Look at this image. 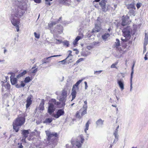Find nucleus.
I'll use <instances>...</instances> for the list:
<instances>
[{"instance_id": "14", "label": "nucleus", "mask_w": 148, "mask_h": 148, "mask_svg": "<svg viewBox=\"0 0 148 148\" xmlns=\"http://www.w3.org/2000/svg\"><path fill=\"white\" fill-rule=\"evenodd\" d=\"M116 42L115 43V47H116V49L119 51H122V49L121 47H119L120 46V44L119 40L118 39H116Z\"/></svg>"}, {"instance_id": "34", "label": "nucleus", "mask_w": 148, "mask_h": 148, "mask_svg": "<svg viewBox=\"0 0 148 148\" xmlns=\"http://www.w3.org/2000/svg\"><path fill=\"white\" fill-rule=\"evenodd\" d=\"M118 63V61L116 62L114 64H112L111 66V68H115L116 69H117V67L116 66L117 65Z\"/></svg>"}, {"instance_id": "16", "label": "nucleus", "mask_w": 148, "mask_h": 148, "mask_svg": "<svg viewBox=\"0 0 148 148\" xmlns=\"http://www.w3.org/2000/svg\"><path fill=\"white\" fill-rule=\"evenodd\" d=\"M117 82L121 90H123L124 89V84L123 79H118Z\"/></svg>"}, {"instance_id": "47", "label": "nucleus", "mask_w": 148, "mask_h": 148, "mask_svg": "<svg viewBox=\"0 0 148 148\" xmlns=\"http://www.w3.org/2000/svg\"><path fill=\"white\" fill-rule=\"evenodd\" d=\"M85 87V89L86 90L87 89V88L88 87V86L87 85V82H84Z\"/></svg>"}, {"instance_id": "23", "label": "nucleus", "mask_w": 148, "mask_h": 148, "mask_svg": "<svg viewBox=\"0 0 148 148\" xmlns=\"http://www.w3.org/2000/svg\"><path fill=\"white\" fill-rule=\"evenodd\" d=\"M62 3L63 4L66 5H69L71 2V0H62Z\"/></svg>"}, {"instance_id": "53", "label": "nucleus", "mask_w": 148, "mask_h": 148, "mask_svg": "<svg viewBox=\"0 0 148 148\" xmlns=\"http://www.w3.org/2000/svg\"><path fill=\"white\" fill-rule=\"evenodd\" d=\"M77 41H76L75 40L73 42V44L74 45L77 44Z\"/></svg>"}, {"instance_id": "54", "label": "nucleus", "mask_w": 148, "mask_h": 148, "mask_svg": "<svg viewBox=\"0 0 148 148\" xmlns=\"http://www.w3.org/2000/svg\"><path fill=\"white\" fill-rule=\"evenodd\" d=\"M73 50L74 51H76V54H78V53H79V51L76 49H73Z\"/></svg>"}, {"instance_id": "30", "label": "nucleus", "mask_w": 148, "mask_h": 148, "mask_svg": "<svg viewBox=\"0 0 148 148\" xmlns=\"http://www.w3.org/2000/svg\"><path fill=\"white\" fill-rule=\"evenodd\" d=\"M25 84L23 81H22L21 82V84L20 85L18 84H16V87L17 88H20L21 87H24L25 86Z\"/></svg>"}, {"instance_id": "7", "label": "nucleus", "mask_w": 148, "mask_h": 148, "mask_svg": "<svg viewBox=\"0 0 148 148\" xmlns=\"http://www.w3.org/2000/svg\"><path fill=\"white\" fill-rule=\"evenodd\" d=\"M14 14H11V16L13 18L14 16H15L18 18H20L23 14L25 12H23L20 10L18 8L15 9L14 12Z\"/></svg>"}, {"instance_id": "55", "label": "nucleus", "mask_w": 148, "mask_h": 148, "mask_svg": "<svg viewBox=\"0 0 148 148\" xmlns=\"http://www.w3.org/2000/svg\"><path fill=\"white\" fill-rule=\"evenodd\" d=\"M18 148H23V147L21 143L18 146Z\"/></svg>"}, {"instance_id": "51", "label": "nucleus", "mask_w": 148, "mask_h": 148, "mask_svg": "<svg viewBox=\"0 0 148 148\" xmlns=\"http://www.w3.org/2000/svg\"><path fill=\"white\" fill-rule=\"evenodd\" d=\"M86 113V110H84L83 111L82 113V116H83V115H84Z\"/></svg>"}, {"instance_id": "44", "label": "nucleus", "mask_w": 148, "mask_h": 148, "mask_svg": "<svg viewBox=\"0 0 148 148\" xmlns=\"http://www.w3.org/2000/svg\"><path fill=\"white\" fill-rule=\"evenodd\" d=\"M102 71H95L94 74L95 75H97L99 74L100 73L102 72Z\"/></svg>"}, {"instance_id": "43", "label": "nucleus", "mask_w": 148, "mask_h": 148, "mask_svg": "<svg viewBox=\"0 0 148 148\" xmlns=\"http://www.w3.org/2000/svg\"><path fill=\"white\" fill-rule=\"evenodd\" d=\"M145 44V45L144 47V49H143V53H144L146 51V46L147 44V42H146Z\"/></svg>"}, {"instance_id": "50", "label": "nucleus", "mask_w": 148, "mask_h": 148, "mask_svg": "<svg viewBox=\"0 0 148 148\" xmlns=\"http://www.w3.org/2000/svg\"><path fill=\"white\" fill-rule=\"evenodd\" d=\"M37 71V69L36 68L34 69L33 71H32V73H36Z\"/></svg>"}, {"instance_id": "32", "label": "nucleus", "mask_w": 148, "mask_h": 148, "mask_svg": "<svg viewBox=\"0 0 148 148\" xmlns=\"http://www.w3.org/2000/svg\"><path fill=\"white\" fill-rule=\"evenodd\" d=\"M56 100L55 99H52L50 101L49 103H52L54 106L56 104Z\"/></svg>"}, {"instance_id": "19", "label": "nucleus", "mask_w": 148, "mask_h": 148, "mask_svg": "<svg viewBox=\"0 0 148 148\" xmlns=\"http://www.w3.org/2000/svg\"><path fill=\"white\" fill-rule=\"evenodd\" d=\"M45 104V100L44 99H42L41 101L39 106V110L43 111L44 110V105Z\"/></svg>"}, {"instance_id": "28", "label": "nucleus", "mask_w": 148, "mask_h": 148, "mask_svg": "<svg viewBox=\"0 0 148 148\" xmlns=\"http://www.w3.org/2000/svg\"><path fill=\"white\" fill-rule=\"evenodd\" d=\"M103 120H102L101 119H99L97 121L96 123L97 125H103Z\"/></svg>"}, {"instance_id": "15", "label": "nucleus", "mask_w": 148, "mask_h": 148, "mask_svg": "<svg viewBox=\"0 0 148 148\" xmlns=\"http://www.w3.org/2000/svg\"><path fill=\"white\" fill-rule=\"evenodd\" d=\"M19 9L23 10H27V3L25 2H23L19 7Z\"/></svg>"}, {"instance_id": "59", "label": "nucleus", "mask_w": 148, "mask_h": 148, "mask_svg": "<svg viewBox=\"0 0 148 148\" xmlns=\"http://www.w3.org/2000/svg\"><path fill=\"white\" fill-rule=\"evenodd\" d=\"M111 27H110L108 29V31L109 32H110V31L111 30Z\"/></svg>"}, {"instance_id": "63", "label": "nucleus", "mask_w": 148, "mask_h": 148, "mask_svg": "<svg viewBox=\"0 0 148 148\" xmlns=\"http://www.w3.org/2000/svg\"><path fill=\"white\" fill-rule=\"evenodd\" d=\"M112 145H111L110 146V148H111L112 147Z\"/></svg>"}, {"instance_id": "33", "label": "nucleus", "mask_w": 148, "mask_h": 148, "mask_svg": "<svg viewBox=\"0 0 148 148\" xmlns=\"http://www.w3.org/2000/svg\"><path fill=\"white\" fill-rule=\"evenodd\" d=\"M32 79H31L30 77L29 76H28L25 78L24 81L25 83H27L29 82Z\"/></svg>"}, {"instance_id": "52", "label": "nucleus", "mask_w": 148, "mask_h": 148, "mask_svg": "<svg viewBox=\"0 0 148 148\" xmlns=\"http://www.w3.org/2000/svg\"><path fill=\"white\" fill-rule=\"evenodd\" d=\"M34 2L37 3H40L41 1L40 0H34Z\"/></svg>"}, {"instance_id": "22", "label": "nucleus", "mask_w": 148, "mask_h": 148, "mask_svg": "<svg viewBox=\"0 0 148 148\" xmlns=\"http://www.w3.org/2000/svg\"><path fill=\"white\" fill-rule=\"evenodd\" d=\"M23 135L26 138L27 137L28 134H29V132L28 130H24L22 132Z\"/></svg>"}, {"instance_id": "48", "label": "nucleus", "mask_w": 148, "mask_h": 148, "mask_svg": "<svg viewBox=\"0 0 148 148\" xmlns=\"http://www.w3.org/2000/svg\"><path fill=\"white\" fill-rule=\"evenodd\" d=\"M84 105L83 106V107L85 108H86L87 107V103L86 101H85L84 102Z\"/></svg>"}, {"instance_id": "41", "label": "nucleus", "mask_w": 148, "mask_h": 148, "mask_svg": "<svg viewBox=\"0 0 148 148\" xmlns=\"http://www.w3.org/2000/svg\"><path fill=\"white\" fill-rule=\"evenodd\" d=\"M56 24V23L55 22H52L49 25V27H51L53 25H55Z\"/></svg>"}, {"instance_id": "42", "label": "nucleus", "mask_w": 148, "mask_h": 148, "mask_svg": "<svg viewBox=\"0 0 148 148\" xmlns=\"http://www.w3.org/2000/svg\"><path fill=\"white\" fill-rule=\"evenodd\" d=\"M84 60V58H80L79 59H78L76 62V64H78L80 62L83 61Z\"/></svg>"}, {"instance_id": "20", "label": "nucleus", "mask_w": 148, "mask_h": 148, "mask_svg": "<svg viewBox=\"0 0 148 148\" xmlns=\"http://www.w3.org/2000/svg\"><path fill=\"white\" fill-rule=\"evenodd\" d=\"M127 8L128 9H132L135 10L136 8L135 6V4L134 3L128 4L127 6Z\"/></svg>"}, {"instance_id": "57", "label": "nucleus", "mask_w": 148, "mask_h": 148, "mask_svg": "<svg viewBox=\"0 0 148 148\" xmlns=\"http://www.w3.org/2000/svg\"><path fill=\"white\" fill-rule=\"evenodd\" d=\"M100 0H94V1H93V3H94L95 2H99L100 1Z\"/></svg>"}, {"instance_id": "24", "label": "nucleus", "mask_w": 148, "mask_h": 148, "mask_svg": "<svg viewBox=\"0 0 148 148\" xmlns=\"http://www.w3.org/2000/svg\"><path fill=\"white\" fill-rule=\"evenodd\" d=\"M68 52H69V54L67 57L65 59L62 60L60 62H64V63H65L66 62V60L69 58L70 56L72 57L73 56V55L72 54V51L71 50H69L68 51Z\"/></svg>"}, {"instance_id": "45", "label": "nucleus", "mask_w": 148, "mask_h": 148, "mask_svg": "<svg viewBox=\"0 0 148 148\" xmlns=\"http://www.w3.org/2000/svg\"><path fill=\"white\" fill-rule=\"evenodd\" d=\"M129 12L130 13L132 14V15L134 16L135 12L134 10H130Z\"/></svg>"}, {"instance_id": "13", "label": "nucleus", "mask_w": 148, "mask_h": 148, "mask_svg": "<svg viewBox=\"0 0 148 148\" xmlns=\"http://www.w3.org/2000/svg\"><path fill=\"white\" fill-rule=\"evenodd\" d=\"M49 104L47 111L50 114H51L55 110L54 106L52 103H49Z\"/></svg>"}, {"instance_id": "1", "label": "nucleus", "mask_w": 148, "mask_h": 148, "mask_svg": "<svg viewBox=\"0 0 148 148\" xmlns=\"http://www.w3.org/2000/svg\"><path fill=\"white\" fill-rule=\"evenodd\" d=\"M25 121V115L23 114H19L18 117L13 122V128L16 132L19 131L20 127L23 125Z\"/></svg>"}, {"instance_id": "26", "label": "nucleus", "mask_w": 148, "mask_h": 148, "mask_svg": "<svg viewBox=\"0 0 148 148\" xmlns=\"http://www.w3.org/2000/svg\"><path fill=\"white\" fill-rule=\"evenodd\" d=\"M10 82L12 85H14L16 84L17 82V79L15 78H12L10 77Z\"/></svg>"}, {"instance_id": "6", "label": "nucleus", "mask_w": 148, "mask_h": 148, "mask_svg": "<svg viewBox=\"0 0 148 148\" xmlns=\"http://www.w3.org/2000/svg\"><path fill=\"white\" fill-rule=\"evenodd\" d=\"M67 89L64 88L62 90L59 100L62 103H65L66 100Z\"/></svg>"}, {"instance_id": "10", "label": "nucleus", "mask_w": 148, "mask_h": 148, "mask_svg": "<svg viewBox=\"0 0 148 148\" xmlns=\"http://www.w3.org/2000/svg\"><path fill=\"white\" fill-rule=\"evenodd\" d=\"M64 114V112L63 109H60L58 110L56 114L54 115L53 116L56 119L58 118L60 116L63 115Z\"/></svg>"}, {"instance_id": "18", "label": "nucleus", "mask_w": 148, "mask_h": 148, "mask_svg": "<svg viewBox=\"0 0 148 148\" xmlns=\"http://www.w3.org/2000/svg\"><path fill=\"white\" fill-rule=\"evenodd\" d=\"M119 125H118L117 126V127H116V128L115 131H114V135L115 136V138L114 141L113 143H115V141L117 142V141H118V136H117V134L118 131V129L119 128Z\"/></svg>"}, {"instance_id": "4", "label": "nucleus", "mask_w": 148, "mask_h": 148, "mask_svg": "<svg viewBox=\"0 0 148 148\" xmlns=\"http://www.w3.org/2000/svg\"><path fill=\"white\" fill-rule=\"evenodd\" d=\"M83 79H82L78 80L74 85L73 86L72 89V92L71 95L72 97V99L71 101H72L75 98L76 94V91L79 89V84L82 82Z\"/></svg>"}, {"instance_id": "2", "label": "nucleus", "mask_w": 148, "mask_h": 148, "mask_svg": "<svg viewBox=\"0 0 148 148\" xmlns=\"http://www.w3.org/2000/svg\"><path fill=\"white\" fill-rule=\"evenodd\" d=\"M45 133L47 136L46 139L47 141V145H50L53 144L55 141L59 137V135L57 132H50L49 131H46Z\"/></svg>"}, {"instance_id": "31", "label": "nucleus", "mask_w": 148, "mask_h": 148, "mask_svg": "<svg viewBox=\"0 0 148 148\" xmlns=\"http://www.w3.org/2000/svg\"><path fill=\"white\" fill-rule=\"evenodd\" d=\"M90 124L89 121H88L86 124V128L85 129L84 131L86 133V132L88 130L89 126V124Z\"/></svg>"}, {"instance_id": "27", "label": "nucleus", "mask_w": 148, "mask_h": 148, "mask_svg": "<svg viewBox=\"0 0 148 148\" xmlns=\"http://www.w3.org/2000/svg\"><path fill=\"white\" fill-rule=\"evenodd\" d=\"M27 71L26 70H24L23 71V72L19 74L16 76V77L17 78H19L25 75Z\"/></svg>"}, {"instance_id": "62", "label": "nucleus", "mask_w": 148, "mask_h": 148, "mask_svg": "<svg viewBox=\"0 0 148 148\" xmlns=\"http://www.w3.org/2000/svg\"><path fill=\"white\" fill-rule=\"evenodd\" d=\"M61 18H62V17H60L59 18V19L58 20V21H60V20L61 19Z\"/></svg>"}, {"instance_id": "25", "label": "nucleus", "mask_w": 148, "mask_h": 148, "mask_svg": "<svg viewBox=\"0 0 148 148\" xmlns=\"http://www.w3.org/2000/svg\"><path fill=\"white\" fill-rule=\"evenodd\" d=\"M133 68L134 66H133L132 68V70L131 74V77L130 79V88L131 89L132 88V79L133 75L134 73V70H133Z\"/></svg>"}, {"instance_id": "21", "label": "nucleus", "mask_w": 148, "mask_h": 148, "mask_svg": "<svg viewBox=\"0 0 148 148\" xmlns=\"http://www.w3.org/2000/svg\"><path fill=\"white\" fill-rule=\"evenodd\" d=\"M110 36V34L108 33H105L101 36V38L104 41H106L108 38Z\"/></svg>"}, {"instance_id": "58", "label": "nucleus", "mask_w": 148, "mask_h": 148, "mask_svg": "<svg viewBox=\"0 0 148 148\" xmlns=\"http://www.w3.org/2000/svg\"><path fill=\"white\" fill-rule=\"evenodd\" d=\"M114 8L116 9L117 7V5L116 4H114Z\"/></svg>"}, {"instance_id": "40", "label": "nucleus", "mask_w": 148, "mask_h": 148, "mask_svg": "<svg viewBox=\"0 0 148 148\" xmlns=\"http://www.w3.org/2000/svg\"><path fill=\"white\" fill-rule=\"evenodd\" d=\"M147 34L145 33V44L146 42H148V37H147Z\"/></svg>"}, {"instance_id": "11", "label": "nucleus", "mask_w": 148, "mask_h": 148, "mask_svg": "<svg viewBox=\"0 0 148 148\" xmlns=\"http://www.w3.org/2000/svg\"><path fill=\"white\" fill-rule=\"evenodd\" d=\"M102 29L101 25H98L97 24L95 25V28L92 31V33H97L100 32Z\"/></svg>"}, {"instance_id": "39", "label": "nucleus", "mask_w": 148, "mask_h": 148, "mask_svg": "<svg viewBox=\"0 0 148 148\" xmlns=\"http://www.w3.org/2000/svg\"><path fill=\"white\" fill-rule=\"evenodd\" d=\"M142 6V3H138L136 4V6L137 9L139 8Z\"/></svg>"}, {"instance_id": "36", "label": "nucleus", "mask_w": 148, "mask_h": 148, "mask_svg": "<svg viewBox=\"0 0 148 148\" xmlns=\"http://www.w3.org/2000/svg\"><path fill=\"white\" fill-rule=\"evenodd\" d=\"M61 56V55L52 56H51L48 57V58H45L44 60H45V61H46V60H47L49 58H50L53 57L60 56Z\"/></svg>"}, {"instance_id": "46", "label": "nucleus", "mask_w": 148, "mask_h": 148, "mask_svg": "<svg viewBox=\"0 0 148 148\" xmlns=\"http://www.w3.org/2000/svg\"><path fill=\"white\" fill-rule=\"evenodd\" d=\"M56 40H57L58 42H56V44H60L62 42L61 40L56 39Z\"/></svg>"}, {"instance_id": "5", "label": "nucleus", "mask_w": 148, "mask_h": 148, "mask_svg": "<svg viewBox=\"0 0 148 148\" xmlns=\"http://www.w3.org/2000/svg\"><path fill=\"white\" fill-rule=\"evenodd\" d=\"M107 2L106 0H101L99 3V5L101 8L102 10L104 12H106L108 11L109 9V7H110V5L108 4L106 8V3Z\"/></svg>"}, {"instance_id": "3", "label": "nucleus", "mask_w": 148, "mask_h": 148, "mask_svg": "<svg viewBox=\"0 0 148 148\" xmlns=\"http://www.w3.org/2000/svg\"><path fill=\"white\" fill-rule=\"evenodd\" d=\"M122 32L125 38L123 39L121 38V40L123 42H126L130 39L131 34L134 35L135 34V30H132L130 26H127L122 30Z\"/></svg>"}, {"instance_id": "49", "label": "nucleus", "mask_w": 148, "mask_h": 148, "mask_svg": "<svg viewBox=\"0 0 148 148\" xmlns=\"http://www.w3.org/2000/svg\"><path fill=\"white\" fill-rule=\"evenodd\" d=\"M81 39V37L80 36H77L76 37L75 40L77 41H78L80 39Z\"/></svg>"}, {"instance_id": "61", "label": "nucleus", "mask_w": 148, "mask_h": 148, "mask_svg": "<svg viewBox=\"0 0 148 148\" xmlns=\"http://www.w3.org/2000/svg\"><path fill=\"white\" fill-rule=\"evenodd\" d=\"M69 61L70 62H71L72 61V58H70L69 60Z\"/></svg>"}, {"instance_id": "8", "label": "nucleus", "mask_w": 148, "mask_h": 148, "mask_svg": "<svg viewBox=\"0 0 148 148\" xmlns=\"http://www.w3.org/2000/svg\"><path fill=\"white\" fill-rule=\"evenodd\" d=\"M11 22L14 26H15L17 31L18 32L19 31V27L18 25L20 23V20L18 19H16L14 18H12L11 20Z\"/></svg>"}, {"instance_id": "17", "label": "nucleus", "mask_w": 148, "mask_h": 148, "mask_svg": "<svg viewBox=\"0 0 148 148\" xmlns=\"http://www.w3.org/2000/svg\"><path fill=\"white\" fill-rule=\"evenodd\" d=\"M32 97L31 96H29L27 98L26 100L27 103L26 105V108H28L30 105L32 104V101L31 100Z\"/></svg>"}, {"instance_id": "9", "label": "nucleus", "mask_w": 148, "mask_h": 148, "mask_svg": "<svg viewBox=\"0 0 148 148\" xmlns=\"http://www.w3.org/2000/svg\"><path fill=\"white\" fill-rule=\"evenodd\" d=\"M129 19V17L127 15L123 16L122 18L121 25L123 26L126 25L127 24V22Z\"/></svg>"}, {"instance_id": "29", "label": "nucleus", "mask_w": 148, "mask_h": 148, "mask_svg": "<svg viewBox=\"0 0 148 148\" xmlns=\"http://www.w3.org/2000/svg\"><path fill=\"white\" fill-rule=\"evenodd\" d=\"M52 118H47L43 121V123H50L52 122Z\"/></svg>"}, {"instance_id": "38", "label": "nucleus", "mask_w": 148, "mask_h": 148, "mask_svg": "<svg viewBox=\"0 0 148 148\" xmlns=\"http://www.w3.org/2000/svg\"><path fill=\"white\" fill-rule=\"evenodd\" d=\"M34 34L35 37L36 38L38 39L40 38V35L39 34H37L36 32H35L34 33Z\"/></svg>"}, {"instance_id": "56", "label": "nucleus", "mask_w": 148, "mask_h": 148, "mask_svg": "<svg viewBox=\"0 0 148 148\" xmlns=\"http://www.w3.org/2000/svg\"><path fill=\"white\" fill-rule=\"evenodd\" d=\"M144 59L145 60H147L148 59L147 56V55H145L144 57Z\"/></svg>"}, {"instance_id": "37", "label": "nucleus", "mask_w": 148, "mask_h": 148, "mask_svg": "<svg viewBox=\"0 0 148 148\" xmlns=\"http://www.w3.org/2000/svg\"><path fill=\"white\" fill-rule=\"evenodd\" d=\"M75 116L76 118H78L79 119H80L81 118L80 115V112L79 111H77L76 112V114H75Z\"/></svg>"}, {"instance_id": "64", "label": "nucleus", "mask_w": 148, "mask_h": 148, "mask_svg": "<svg viewBox=\"0 0 148 148\" xmlns=\"http://www.w3.org/2000/svg\"><path fill=\"white\" fill-rule=\"evenodd\" d=\"M6 49H4V53H5L6 52Z\"/></svg>"}, {"instance_id": "35", "label": "nucleus", "mask_w": 148, "mask_h": 148, "mask_svg": "<svg viewBox=\"0 0 148 148\" xmlns=\"http://www.w3.org/2000/svg\"><path fill=\"white\" fill-rule=\"evenodd\" d=\"M63 45L66 46L67 47H68L69 46V43L68 41L67 40L64 41V42H62Z\"/></svg>"}, {"instance_id": "12", "label": "nucleus", "mask_w": 148, "mask_h": 148, "mask_svg": "<svg viewBox=\"0 0 148 148\" xmlns=\"http://www.w3.org/2000/svg\"><path fill=\"white\" fill-rule=\"evenodd\" d=\"M2 92H3L4 91L3 87H5L7 91L9 90L10 88V85L8 82L5 83L3 82L2 84Z\"/></svg>"}, {"instance_id": "60", "label": "nucleus", "mask_w": 148, "mask_h": 148, "mask_svg": "<svg viewBox=\"0 0 148 148\" xmlns=\"http://www.w3.org/2000/svg\"><path fill=\"white\" fill-rule=\"evenodd\" d=\"M28 140H30L32 139H31V138H30V136H29L27 138Z\"/></svg>"}]
</instances>
